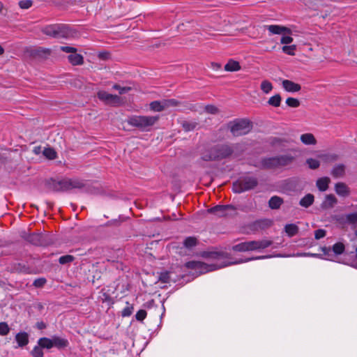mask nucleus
<instances>
[{
    "instance_id": "obj_64",
    "label": "nucleus",
    "mask_w": 357,
    "mask_h": 357,
    "mask_svg": "<svg viewBox=\"0 0 357 357\" xmlns=\"http://www.w3.org/2000/svg\"><path fill=\"white\" fill-rule=\"evenodd\" d=\"M3 8V3L0 1V13L2 11Z\"/></svg>"
},
{
    "instance_id": "obj_50",
    "label": "nucleus",
    "mask_w": 357,
    "mask_h": 357,
    "mask_svg": "<svg viewBox=\"0 0 357 357\" xmlns=\"http://www.w3.org/2000/svg\"><path fill=\"white\" fill-rule=\"evenodd\" d=\"M204 109L207 113L211 114H215L219 112L218 108L214 105H206Z\"/></svg>"
},
{
    "instance_id": "obj_60",
    "label": "nucleus",
    "mask_w": 357,
    "mask_h": 357,
    "mask_svg": "<svg viewBox=\"0 0 357 357\" xmlns=\"http://www.w3.org/2000/svg\"><path fill=\"white\" fill-rule=\"evenodd\" d=\"M321 157L322 158H331V160H335L336 159V156L335 155H321Z\"/></svg>"
},
{
    "instance_id": "obj_41",
    "label": "nucleus",
    "mask_w": 357,
    "mask_h": 357,
    "mask_svg": "<svg viewBox=\"0 0 357 357\" xmlns=\"http://www.w3.org/2000/svg\"><path fill=\"white\" fill-rule=\"evenodd\" d=\"M333 251L336 255H340L344 251V245L342 243H336L333 246Z\"/></svg>"
},
{
    "instance_id": "obj_15",
    "label": "nucleus",
    "mask_w": 357,
    "mask_h": 357,
    "mask_svg": "<svg viewBox=\"0 0 357 357\" xmlns=\"http://www.w3.org/2000/svg\"><path fill=\"white\" fill-rule=\"evenodd\" d=\"M337 203V199L333 195H327L321 203V207L324 209H329L334 207Z\"/></svg>"
},
{
    "instance_id": "obj_8",
    "label": "nucleus",
    "mask_w": 357,
    "mask_h": 357,
    "mask_svg": "<svg viewBox=\"0 0 357 357\" xmlns=\"http://www.w3.org/2000/svg\"><path fill=\"white\" fill-rule=\"evenodd\" d=\"M232 263L225 264L222 265L218 264H211L207 265L205 263L201 261H190L187 264V266L190 268L195 269L198 271L200 274L205 273L208 271H212L213 270L220 268L225 266H227Z\"/></svg>"
},
{
    "instance_id": "obj_61",
    "label": "nucleus",
    "mask_w": 357,
    "mask_h": 357,
    "mask_svg": "<svg viewBox=\"0 0 357 357\" xmlns=\"http://www.w3.org/2000/svg\"><path fill=\"white\" fill-rule=\"evenodd\" d=\"M40 52H43L45 54H50V50L49 49H43Z\"/></svg>"
},
{
    "instance_id": "obj_22",
    "label": "nucleus",
    "mask_w": 357,
    "mask_h": 357,
    "mask_svg": "<svg viewBox=\"0 0 357 357\" xmlns=\"http://www.w3.org/2000/svg\"><path fill=\"white\" fill-rule=\"evenodd\" d=\"M345 174V166L342 164H338L333 167L331 174L335 178H340L344 176Z\"/></svg>"
},
{
    "instance_id": "obj_7",
    "label": "nucleus",
    "mask_w": 357,
    "mask_h": 357,
    "mask_svg": "<svg viewBox=\"0 0 357 357\" xmlns=\"http://www.w3.org/2000/svg\"><path fill=\"white\" fill-rule=\"evenodd\" d=\"M229 128L234 136H241L248 134L252 129V125L249 121L241 119L231 122Z\"/></svg>"
},
{
    "instance_id": "obj_3",
    "label": "nucleus",
    "mask_w": 357,
    "mask_h": 357,
    "mask_svg": "<svg viewBox=\"0 0 357 357\" xmlns=\"http://www.w3.org/2000/svg\"><path fill=\"white\" fill-rule=\"evenodd\" d=\"M159 116L133 115L128 119V123L142 131H149L158 121Z\"/></svg>"
},
{
    "instance_id": "obj_63",
    "label": "nucleus",
    "mask_w": 357,
    "mask_h": 357,
    "mask_svg": "<svg viewBox=\"0 0 357 357\" xmlns=\"http://www.w3.org/2000/svg\"><path fill=\"white\" fill-rule=\"evenodd\" d=\"M38 308L39 310H41V309H43V305L41 303H38Z\"/></svg>"
},
{
    "instance_id": "obj_20",
    "label": "nucleus",
    "mask_w": 357,
    "mask_h": 357,
    "mask_svg": "<svg viewBox=\"0 0 357 357\" xmlns=\"http://www.w3.org/2000/svg\"><path fill=\"white\" fill-rule=\"evenodd\" d=\"M335 191L338 195L342 197H347L350 193L349 187L342 182H340L335 184Z\"/></svg>"
},
{
    "instance_id": "obj_34",
    "label": "nucleus",
    "mask_w": 357,
    "mask_h": 357,
    "mask_svg": "<svg viewBox=\"0 0 357 357\" xmlns=\"http://www.w3.org/2000/svg\"><path fill=\"white\" fill-rule=\"evenodd\" d=\"M131 87L128 86H122L119 84H116L113 85V91H116L119 94H124L130 91Z\"/></svg>"
},
{
    "instance_id": "obj_57",
    "label": "nucleus",
    "mask_w": 357,
    "mask_h": 357,
    "mask_svg": "<svg viewBox=\"0 0 357 357\" xmlns=\"http://www.w3.org/2000/svg\"><path fill=\"white\" fill-rule=\"evenodd\" d=\"M293 41V38L289 36H283L280 39V43L282 44H290Z\"/></svg>"
},
{
    "instance_id": "obj_13",
    "label": "nucleus",
    "mask_w": 357,
    "mask_h": 357,
    "mask_svg": "<svg viewBox=\"0 0 357 357\" xmlns=\"http://www.w3.org/2000/svg\"><path fill=\"white\" fill-rule=\"evenodd\" d=\"M300 141L305 146H315L317 144L316 137L310 132H305L301 135Z\"/></svg>"
},
{
    "instance_id": "obj_58",
    "label": "nucleus",
    "mask_w": 357,
    "mask_h": 357,
    "mask_svg": "<svg viewBox=\"0 0 357 357\" xmlns=\"http://www.w3.org/2000/svg\"><path fill=\"white\" fill-rule=\"evenodd\" d=\"M269 257H271V256H259V257H253V258L247 259L245 260H241V261H238V263L247 262L250 260L262 259H266V258H269Z\"/></svg>"
},
{
    "instance_id": "obj_16",
    "label": "nucleus",
    "mask_w": 357,
    "mask_h": 357,
    "mask_svg": "<svg viewBox=\"0 0 357 357\" xmlns=\"http://www.w3.org/2000/svg\"><path fill=\"white\" fill-rule=\"evenodd\" d=\"M43 235L41 234H30L26 238V240L35 245H44Z\"/></svg>"
},
{
    "instance_id": "obj_25",
    "label": "nucleus",
    "mask_w": 357,
    "mask_h": 357,
    "mask_svg": "<svg viewBox=\"0 0 357 357\" xmlns=\"http://www.w3.org/2000/svg\"><path fill=\"white\" fill-rule=\"evenodd\" d=\"M314 200V195L309 193V194H307L306 195H305L300 200L299 204L304 208H308L313 204Z\"/></svg>"
},
{
    "instance_id": "obj_14",
    "label": "nucleus",
    "mask_w": 357,
    "mask_h": 357,
    "mask_svg": "<svg viewBox=\"0 0 357 357\" xmlns=\"http://www.w3.org/2000/svg\"><path fill=\"white\" fill-rule=\"evenodd\" d=\"M52 341L53 344V347H56L59 350L65 349L69 345V342L66 338L61 337L57 335H53L52 337Z\"/></svg>"
},
{
    "instance_id": "obj_35",
    "label": "nucleus",
    "mask_w": 357,
    "mask_h": 357,
    "mask_svg": "<svg viewBox=\"0 0 357 357\" xmlns=\"http://www.w3.org/2000/svg\"><path fill=\"white\" fill-rule=\"evenodd\" d=\"M47 186L50 190L54 192H59V180H55L51 178L47 181Z\"/></svg>"
},
{
    "instance_id": "obj_26",
    "label": "nucleus",
    "mask_w": 357,
    "mask_h": 357,
    "mask_svg": "<svg viewBox=\"0 0 357 357\" xmlns=\"http://www.w3.org/2000/svg\"><path fill=\"white\" fill-rule=\"evenodd\" d=\"M283 203V199L278 196L272 197L268 202V206L272 209H278Z\"/></svg>"
},
{
    "instance_id": "obj_52",
    "label": "nucleus",
    "mask_w": 357,
    "mask_h": 357,
    "mask_svg": "<svg viewBox=\"0 0 357 357\" xmlns=\"http://www.w3.org/2000/svg\"><path fill=\"white\" fill-rule=\"evenodd\" d=\"M206 257L211 259H218L222 257L223 255L218 252H208L204 255Z\"/></svg>"
},
{
    "instance_id": "obj_17",
    "label": "nucleus",
    "mask_w": 357,
    "mask_h": 357,
    "mask_svg": "<svg viewBox=\"0 0 357 357\" xmlns=\"http://www.w3.org/2000/svg\"><path fill=\"white\" fill-rule=\"evenodd\" d=\"M10 271L11 272L22 273H29L30 268L25 264L15 262L10 266Z\"/></svg>"
},
{
    "instance_id": "obj_18",
    "label": "nucleus",
    "mask_w": 357,
    "mask_h": 357,
    "mask_svg": "<svg viewBox=\"0 0 357 357\" xmlns=\"http://www.w3.org/2000/svg\"><path fill=\"white\" fill-rule=\"evenodd\" d=\"M15 341L18 347H24L29 344V334L26 332H20L15 335Z\"/></svg>"
},
{
    "instance_id": "obj_12",
    "label": "nucleus",
    "mask_w": 357,
    "mask_h": 357,
    "mask_svg": "<svg viewBox=\"0 0 357 357\" xmlns=\"http://www.w3.org/2000/svg\"><path fill=\"white\" fill-rule=\"evenodd\" d=\"M282 85L283 89L290 93L298 92L301 89V86L300 84L295 83L289 79H284L282 82Z\"/></svg>"
},
{
    "instance_id": "obj_37",
    "label": "nucleus",
    "mask_w": 357,
    "mask_h": 357,
    "mask_svg": "<svg viewBox=\"0 0 357 357\" xmlns=\"http://www.w3.org/2000/svg\"><path fill=\"white\" fill-rule=\"evenodd\" d=\"M98 97L101 100H103L107 102H109L112 100V94L104 91H100L98 93Z\"/></svg>"
},
{
    "instance_id": "obj_62",
    "label": "nucleus",
    "mask_w": 357,
    "mask_h": 357,
    "mask_svg": "<svg viewBox=\"0 0 357 357\" xmlns=\"http://www.w3.org/2000/svg\"><path fill=\"white\" fill-rule=\"evenodd\" d=\"M4 52L3 48L0 45V55L3 54Z\"/></svg>"
},
{
    "instance_id": "obj_32",
    "label": "nucleus",
    "mask_w": 357,
    "mask_h": 357,
    "mask_svg": "<svg viewBox=\"0 0 357 357\" xmlns=\"http://www.w3.org/2000/svg\"><path fill=\"white\" fill-rule=\"evenodd\" d=\"M282 100V98L280 94H275L271 97L268 100V103L273 107H279L280 105Z\"/></svg>"
},
{
    "instance_id": "obj_30",
    "label": "nucleus",
    "mask_w": 357,
    "mask_h": 357,
    "mask_svg": "<svg viewBox=\"0 0 357 357\" xmlns=\"http://www.w3.org/2000/svg\"><path fill=\"white\" fill-rule=\"evenodd\" d=\"M284 231L289 236L291 237L298 233V227L295 224H288L285 225Z\"/></svg>"
},
{
    "instance_id": "obj_46",
    "label": "nucleus",
    "mask_w": 357,
    "mask_h": 357,
    "mask_svg": "<svg viewBox=\"0 0 357 357\" xmlns=\"http://www.w3.org/2000/svg\"><path fill=\"white\" fill-rule=\"evenodd\" d=\"M196 123L190 122V121H184L182 123V126L185 131H190L195 128Z\"/></svg>"
},
{
    "instance_id": "obj_43",
    "label": "nucleus",
    "mask_w": 357,
    "mask_h": 357,
    "mask_svg": "<svg viewBox=\"0 0 357 357\" xmlns=\"http://www.w3.org/2000/svg\"><path fill=\"white\" fill-rule=\"evenodd\" d=\"M165 109L169 107H174L179 105V102L174 99L163 100Z\"/></svg>"
},
{
    "instance_id": "obj_2",
    "label": "nucleus",
    "mask_w": 357,
    "mask_h": 357,
    "mask_svg": "<svg viewBox=\"0 0 357 357\" xmlns=\"http://www.w3.org/2000/svg\"><path fill=\"white\" fill-rule=\"evenodd\" d=\"M41 31L46 36L56 39L69 38L75 34L72 29L68 25L64 24L47 25L43 27Z\"/></svg>"
},
{
    "instance_id": "obj_28",
    "label": "nucleus",
    "mask_w": 357,
    "mask_h": 357,
    "mask_svg": "<svg viewBox=\"0 0 357 357\" xmlns=\"http://www.w3.org/2000/svg\"><path fill=\"white\" fill-rule=\"evenodd\" d=\"M330 179L328 177H323L317 181V186L320 191H326L328 188Z\"/></svg>"
},
{
    "instance_id": "obj_31",
    "label": "nucleus",
    "mask_w": 357,
    "mask_h": 357,
    "mask_svg": "<svg viewBox=\"0 0 357 357\" xmlns=\"http://www.w3.org/2000/svg\"><path fill=\"white\" fill-rule=\"evenodd\" d=\"M273 84L268 80H263L260 85L261 90L266 94L269 93L273 90Z\"/></svg>"
},
{
    "instance_id": "obj_10",
    "label": "nucleus",
    "mask_w": 357,
    "mask_h": 357,
    "mask_svg": "<svg viewBox=\"0 0 357 357\" xmlns=\"http://www.w3.org/2000/svg\"><path fill=\"white\" fill-rule=\"evenodd\" d=\"M115 14L118 17H122L128 12V3L126 0H113Z\"/></svg>"
},
{
    "instance_id": "obj_24",
    "label": "nucleus",
    "mask_w": 357,
    "mask_h": 357,
    "mask_svg": "<svg viewBox=\"0 0 357 357\" xmlns=\"http://www.w3.org/2000/svg\"><path fill=\"white\" fill-rule=\"evenodd\" d=\"M225 70L229 72H235L241 70V66L236 61L230 59L225 66Z\"/></svg>"
},
{
    "instance_id": "obj_39",
    "label": "nucleus",
    "mask_w": 357,
    "mask_h": 357,
    "mask_svg": "<svg viewBox=\"0 0 357 357\" xmlns=\"http://www.w3.org/2000/svg\"><path fill=\"white\" fill-rule=\"evenodd\" d=\"M296 49V45H285L283 46L282 50V52L288 55L294 56L295 55V51Z\"/></svg>"
},
{
    "instance_id": "obj_59",
    "label": "nucleus",
    "mask_w": 357,
    "mask_h": 357,
    "mask_svg": "<svg viewBox=\"0 0 357 357\" xmlns=\"http://www.w3.org/2000/svg\"><path fill=\"white\" fill-rule=\"evenodd\" d=\"M36 327L39 330H43V329H45L47 327V325L45 322L43 321H39V322H37L36 323Z\"/></svg>"
},
{
    "instance_id": "obj_5",
    "label": "nucleus",
    "mask_w": 357,
    "mask_h": 357,
    "mask_svg": "<svg viewBox=\"0 0 357 357\" xmlns=\"http://www.w3.org/2000/svg\"><path fill=\"white\" fill-rule=\"evenodd\" d=\"M258 185V181L255 177L247 176L242 178L233 184V191L241 193L254 189Z\"/></svg>"
},
{
    "instance_id": "obj_27",
    "label": "nucleus",
    "mask_w": 357,
    "mask_h": 357,
    "mask_svg": "<svg viewBox=\"0 0 357 357\" xmlns=\"http://www.w3.org/2000/svg\"><path fill=\"white\" fill-rule=\"evenodd\" d=\"M37 344L40 345L43 349H51L53 348L52 337H40L38 339Z\"/></svg>"
},
{
    "instance_id": "obj_9",
    "label": "nucleus",
    "mask_w": 357,
    "mask_h": 357,
    "mask_svg": "<svg viewBox=\"0 0 357 357\" xmlns=\"http://www.w3.org/2000/svg\"><path fill=\"white\" fill-rule=\"evenodd\" d=\"M234 211L235 208L231 205H217L207 210L208 213L213 214L218 218L231 215Z\"/></svg>"
},
{
    "instance_id": "obj_48",
    "label": "nucleus",
    "mask_w": 357,
    "mask_h": 357,
    "mask_svg": "<svg viewBox=\"0 0 357 357\" xmlns=\"http://www.w3.org/2000/svg\"><path fill=\"white\" fill-rule=\"evenodd\" d=\"M133 310V307L131 305H129L128 303L127 305L123 308V310L121 312V315L123 317H128L130 316Z\"/></svg>"
},
{
    "instance_id": "obj_21",
    "label": "nucleus",
    "mask_w": 357,
    "mask_h": 357,
    "mask_svg": "<svg viewBox=\"0 0 357 357\" xmlns=\"http://www.w3.org/2000/svg\"><path fill=\"white\" fill-rule=\"evenodd\" d=\"M278 167H284L292 163L294 160V157L290 154H284L277 156Z\"/></svg>"
},
{
    "instance_id": "obj_42",
    "label": "nucleus",
    "mask_w": 357,
    "mask_h": 357,
    "mask_svg": "<svg viewBox=\"0 0 357 357\" xmlns=\"http://www.w3.org/2000/svg\"><path fill=\"white\" fill-rule=\"evenodd\" d=\"M286 104L289 107L296 108V107H299L300 102L298 99H296L295 98L290 97V98H287Z\"/></svg>"
},
{
    "instance_id": "obj_33",
    "label": "nucleus",
    "mask_w": 357,
    "mask_h": 357,
    "mask_svg": "<svg viewBox=\"0 0 357 357\" xmlns=\"http://www.w3.org/2000/svg\"><path fill=\"white\" fill-rule=\"evenodd\" d=\"M43 154L49 160H54L56 158V152L54 149L48 147L43 150Z\"/></svg>"
},
{
    "instance_id": "obj_29",
    "label": "nucleus",
    "mask_w": 357,
    "mask_h": 357,
    "mask_svg": "<svg viewBox=\"0 0 357 357\" xmlns=\"http://www.w3.org/2000/svg\"><path fill=\"white\" fill-rule=\"evenodd\" d=\"M151 110L153 112H162L165 109L164 101H153L149 105Z\"/></svg>"
},
{
    "instance_id": "obj_6",
    "label": "nucleus",
    "mask_w": 357,
    "mask_h": 357,
    "mask_svg": "<svg viewBox=\"0 0 357 357\" xmlns=\"http://www.w3.org/2000/svg\"><path fill=\"white\" fill-rule=\"evenodd\" d=\"M86 183L79 178H63L59 180V192H66L73 189L85 190Z\"/></svg>"
},
{
    "instance_id": "obj_23",
    "label": "nucleus",
    "mask_w": 357,
    "mask_h": 357,
    "mask_svg": "<svg viewBox=\"0 0 357 357\" xmlns=\"http://www.w3.org/2000/svg\"><path fill=\"white\" fill-rule=\"evenodd\" d=\"M68 59L69 62L73 66L81 65L84 62L83 56L79 54H77L76 52L68 55Z\"/></svg>"
},
{
    "instance_id": "obj_53",
    "label": "nucleus",
    "mask_w": 357,
    "mask_h": 357,
    "mask_svg": "<svg viewBox=\"0 0 357 357\" xmlns=\"http://www.w3.org/2000/svg\"><path fill=\"white\" fill-rule=\"evenodd\" d=\"M146 317V312L144 310H139L135 314L138 321H143Z\"/></svg>"
},
{
    "instance_id": "obj_44",
    "label": "nucleus",
    "mask_w": 357,
    "mask_h": 357,
    "mask_svg": "<svg viewBox=\"0 0 357 357\" xmlns=\"http://www.w3.org/2000/svg\"><path fill=\"white\" fill-rule=\"evenodd\" d=\"M10 328L6 322H0V335L4 336L9 333Z\"/></svg>"
},
{
    "instance_id": "obj_40",
    "label": "nucleus",
    "mask_w": 357,
    "mask_h": 357,
    "mask_svg": "<svg viewBox=\"0 0 357 357\" xmlns=\"http://www.w3.org/2000/svg\"><path fill=\"white\" fill-rule=\"evenodd\" d=\"M75 257L73 255H66L59 257V262L61 264H66L71 263L74 261Z\"/></svg>"
},
{
    "instance_id": "obj_11",
    "label": "nucleus",
    "mask_w": 357,
    "mask_h": 357,
    "mask_svg": "<svg viewBox=\"0 0 357 357\" xmlns=\"http://www.w3.org/2000/svg\"><path fill=\"white\" fill-rule=\"evenodd\" d=\"M264 27L267 30H268V31L270 32L271 34L280 35V34H284V33H287V34L291 33V31L290 29H289L286 26H281V25H277V24L266 25Z\"/></svg>"
},
{
    "instance_id": "obj_4",
    "label": "nucleus",
    "mask_w": 357,
    "mask_h": 357,
    "mask_svg": "<svg viewBox=\"0 0 357 357\" xmlns=\"http://www.w3.org/2000/svg\"><path fill=\"white\" fill-rule=\"evenodd\" d=\"M271 244L272 241L268 239L245 241L233 246L232 250L236 252L256 251L264 250Z\"/></svg>"
},
{
    "instance_id": "obj_55",
    "label": "nucleus",
    "mask_w": 357,
    "mask_h": 357,
    "mask_svg": "<svg viewBox=\"0 0 357 357\" xmlns=\"http://www.w3.org/2000/svg\"><path fill=\"white\" fill-rule=\"evenodd\" d=\"M325 236H326V231L324 229H317L314 232V237L317 240L324 238Z\"/></svg>"
},
{
    "instance_id": "obj_47",
    "label": "nucleus",
    "mask_w": 357,
    "mask_h": 357,
    "mask_svg": "<svg viewBox=\"0 0 357 357\" xmlns=\"http://www.w3.org/2000/svg\"><path fill=\"white\" fill-rule=\"evenodd\" d=\"M47 282V280L45 278H40L38 279H36L33 282V285L36 288H40L43 287Z\"/></svg>"
},
{
    "instance_id": "obj_54",
    "label": "nucleus",
    "mask_w": 357,
    "mask_h": 357,
    "mask_svg": "<svg viewBox=\"0 0 357 357\" xmlns=\"http://www.w3.org/2000/svg\"><path fill=\"white\" fill-rule=\"evenodd\" d=\"M60 50L66 53L73 54V53L77 52V49L75 47H70V46H61Z\"/></svg>"
},
{
    "instance_id": "obj_51",
    "label": "nucleus",
    "mask_w": 357,
    "mask_h": 357,
    "mask_svg": "<svg viewBox=\"0 0 357 357\" xmlns=\"http://www.w3.org/2000/svg\"><path fill=\"white\" fill-rule=\"evenodd\" d=\"M112 100H113V106L120 105L125 102V100L123 98L119 97L117 95L114 94V93H113Z\"/></svg>"
},
{
    "instance_id": "obj_49",
    "label": "nucleus",
    "mask_w": 357,
    "mask_h": 357,
    "mask_svg": "<svg viewBox=\"0 0 357 357\" xmlns=\"http://www.w3.org/2000/svg\"><path fill=\"white\" fill-rule=\"evenodd\" d=\"M33 4L31 0H22L19 2V6L22 9H28L31 7Z\"/></svg>"
},
{
    "instance_id": "obj_19",
    "label": "nucleus",
    "mask_w": 357,
    "mask_h": 357,
    "mask_svg": "<svg viewBox=\"0 0 357 357\" xmlns=\"http://www.w3.org/2000/svg\"><path fill=\"white\" fill-rule=\"evenodd\" d=\"M277 156L271 158H266L261 160V165L266 169L278 168Z\"/></svg>"
},
{
    "instance_id": "obj_56",
    "label": "nucleus",
    "mask_w": 357,
    "mask_h": 357,
    "mask_svg": "<svg viewBox=\"0 0 357 357\" xmlns=\"http://www.w3.org/2000/svg\"><path fill=\"white\" fill-rule=\"evenodd\" d=\"M347 220L348 222L351 223L357 222V212L348 214L347 215Z\"/></svg>"
},
{
    "instance_id": "obj_38",
    "label": "nucleus",
    "mask_w": 357,
    "mask_h": 357,
    "mask_svg": "<svg viewBox=\"0 0 357 357\" xmlns=\"http://www.w3.org/2000/svg\"><path fill=\"white\" fill-rule=\"evenodd\" d=\"M306 163L309 168L311 169H316L319 168L320 162L318 160L314 158H308L306 160Z\"/></svg>"
},
{
    "instance_id": "obj_45",
    "label": "nucleus",
    "mask_w": 357,
    "mask_h": 357,
    "mask_svg": "<svg viewBox=\"0 0 357 357\" xmlns=\"http://www.w3.org/2000/svg\"><path fill=\"white\" fill-rule=\"evenodd\" d=\"M197 244V239L194 237H188L184 241V245L188 248H191Z\"/></svg>"
},
{
    "instance_id": "obj_36",
    "label": "nucleus",
    "mask_w": 357,
    "mask_h": 357,
    "mask_svg": "<svg viewBox=\"0 0 357 357\" xmlns=\"http://www.w3.org/2000/svg\"><path fill=\"white\" fill-rule=\"evenodd\" d=\"M43 349L40 345L37 344L31 351V354L33 357H43L44 353Z\"/></svg>"
},
{
    "instance_id": "obj_1",
    "label": "nucleus",
    "mask_w": 357,
    "mask_h": 357,
    "mask_svg": "<svg viewBox=\"0 0 357 357\" xmlns=\"http://www.w3.org/2000/svg\"><path fill=\"white\" fill-rule=\"evenodd\" d=\"M233 152V146L227 144H219L205 150L202 153V158L205 161L221 160L231 155Z\"/></svg>"
}]
</instances>
